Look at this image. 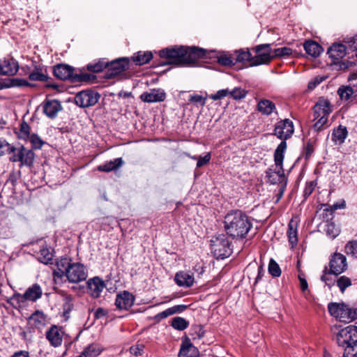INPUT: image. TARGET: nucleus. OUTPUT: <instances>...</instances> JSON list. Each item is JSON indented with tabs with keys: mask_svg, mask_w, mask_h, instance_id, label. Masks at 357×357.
<instances>
[{
	"mask_svg": "<svg viewBox=\"0 0 357 357\" xmlns=\"http://www.w3.org/2000/svg\"><path fill=\"white\" fill-rule=\"evenodd\" d=\"M100 95L91 90L82 91L75 97V104L80 107H89L95 105L99 100Z\"/></svg>",
	"mask_w": 357,
	"mask_h": 357,
	"instance_id": "nucleus-13",
	"label": "nucleus"
},
{
	"mask_svg": "<svg viewBox=\"0 0 357 357\" xmlns=\"http://www.w3.org/2000/svg\"><path fill=\"white\" fill-rule=\"evenodd\" d=\"M38 258L40 261L47 264L52 259V254L47 248H42L40 250V255Z\"/></svg>",
	"mask_w": 357,
	"mask_h": 357,
	"instance_id": "nucleus-43",
	"label": "nucleus"
},
{
	"mask_svg": "<svg viewBox=\"0 0 357 357\" xmlns=\"http://www.w3.org/2000/svg\"><path fill=\"white\" fill-rule=\"evenodd\" d=\"M293 132V122L288 119L278 122L275 126L274 135L282 139V142H286V140L292 135Z\"/></svg>",
	"mask_w": 357,
	"mask_h": 357,
	"instance_id": "nucleus-14",
	"label": "nucleus"
},
{
	"mask_svg": "<svg viewBox=\"0 0 357 357\" xmlns=\"http://www.w3.org/2000/svg\"><path fill=\"white\" fill-rule=\"evenodd\" d=\"M315 186L316 183L314 181H310L309 183H307L303 192V195L305 198L309 197L312 193L315 188Z\"/></svg>",
	"mask_w": 357,
	"mask_h": 357,
	"instance_id": "nucleus-55",
	"label": "nucleus"
},
{
	"mask_svg": "<svg viewBox=\"0 0 357 357\" xmlns=\"http://www.w3.org/2000/svg\"><path fill=\"white\" fill-rule=\"evenodd\" d=\"M211 248L217 258L228 257L231 252L230 243L225 234L213 237L211 240Z\"/></svg>",
	"mask_w": 357,
	"mask_h": 357,
	"instance_id": "nucleus-7",
	"label": "nucleus"
},
{
	"mask_svg": "<svg viewBox=\"0 0 357 357\" xmlns=\"http://www.w3.org/2000/svg\"><path fill=\"white\" fill-rule=\"evenodd\" d=\"M134 303V296L128 291H123L116 294L115 305L119 310H128Z\"/></svg>",
	"mask_w": 357,
	"mask_h": 357,
	"instance_id": "nucleus-16",
	"label": "nucleus"
},
{
	"mask_svg": "<svg viewBox=\"0 0 357 357\" xmlns=\"http://www.w3.org/2000/svg\"><path fill=\"white\" fill-rule=\"evenodd\" d=\"M13 146L8 144L6 140L0 139V156L6 153H10Z\"/></svg>",
	"mask_w": 357,
	"mask_h": 357,
	"instance_id": "nucleus-51",
	"label": "nucleus"
},
{
	"mask_svg": "<svg viewBox=\"0 0 357 357\" xmlns=\"http://www.w3.org/2000/svg\"><path fill=\"white\" fill-rule=\"evenodd\" d=\"M11 357H29V353L25 351L15 352Z\"/></svg>",
	"mask_w": 357,
	"mask_h": 357,
	"instance_id": "nucleus-62",
	"label": "nucleus"
},
{
	"mask_svg": "<svg viewBox=\"0 0 357 357\" xmlns=\"http://www.w3.org/2000/svg\"><path fill=\"white\" fill-rule=\"evenodd\" d=\"M342 100H348L353 95H357V82L350 86H341L337 91Z\"/></svg>",
	"mask_w": 357,
	"mask_h": 357,
	"instance_id": "nucleus-28",
	"label": "nucleus"
},
{
	"mask_svg": "<svg viewBox=\"0 0 357 357\" xmlns=\"http://www.w3.org/2000/svg\"><path fill=\"white\" fill-rule=\"evenodd\" d=\"M29 322L36 328H40L45 323V316L41 311H36L29 317Z\"/></svg>",
	"mask_w": 357,
	"mask_h": 357,
	"instance_id": "nucleus-35",
	"label": "nucleus"
},
{
	"mask_svg": "<svg viewBox=\"0 0 357 357\" xmlns=\"http://www.w3.org/2000/svg\"><path fill=\"white\" fill-rule=\"evenodd\" d=\"M287 149V143L281 142L274 153V165L269 167L266 174L268 181L272 184L287 185V179L283 169L284 154Z\"/></svg>",
	"mask_w": 357,
	"mask_h": 357,
	"instance_id": "nucleus-4",
	"label": "nucleus"
},
{
	"mask_svg": "<svg viewBox=\"0 0 357 357\" xmlns=\"http://www.w3.org/2000/svg\"><path fill=\"white\" fill-rule=\"evenodd\" d=\"M53 73L57 78L66 80L72 77L73 68L66 64H58L54 68Z\"/></svg>",
	"mask_w": 357,
	"mask_h": 357,
	"instance_id": "nucleus-22",
	"label": "nucleus"
},
{
	"mask_svg": "<svg viewBox=\"0 0 357 357\" xmlns=\"http://www.w3.org/2000/svg\"><path fill=\"white\" fill-rule=\"evenodd\" d=\"M268 272L273 277H279L281 275V270L277 262L271 259L268 264Z\"/></svg>",
	"mask_w": 357,
	"mask_h": 357,
	"instance_id": "nucleus-47",
	"label": "nucleus"
},
{
	"mask_svg": "<svg viewBox=\"0 0 357 357\" xmlns=\"http://www.w3.org/2000/svg\"><path fill=\"white\" fill-rule=\"evenodd\" d=\"M55 278H61L66 276L71 283H77L84 281L88 276L86 267L81 263L73 262L67 257H61L56 262V269L54 271Z\"/></svg>",
	"mask_w": 357,
	"mask_h": 357,
	"instance_id": "nucleus-2",
	"label": "nucleus"
},
{
	"mask_svg": "<svg viewBox=\"0 0 357 357\" xmlns=\"http://www.w3.org/2000/svg\"><path fill=\"white\" fill-rule=\"evenodd\" d=\"M46 338L54 347L61 345L63 341V332L56 326H52L46 332Z\"/></svg>",
	"mask_w": 357,
	"mask_h": 357,
	"instance_id": "nucleus-20",
	"label": "nucleus"
},
{
	"mask_svg": "<svg viewBox=\"0 0 357 357\" xmlns=\"http://www.w3.org/2000/svg\"><path fill=\"white\" fill-rule=\"evenodd\" d=\"M286 185H285V184H282L281 185H280L279 191H278V194L276 195V197H277L276 202H278L283 196Z\"/></svg>",
	"mask_w": 357,
	"mask_h": 357,
	"instance_id": "nucleus-60",
	"label": "nucleus"
},
{
	"mask_svg": "<svg viewBox=\"0 0 357 357\" xmlns=\"http://www.w3.org/2000/svg\"><path fill=\"white\" fill-rule=\"evenodd\" d=\"M346 207V203L344 200H341L340 202L335 203L333 204V206L331 207V208H326L324 210V211L330 212L332 213L333 211L337 210V209H342Z\"/></svg>",
	"mask_w": 357,
	"mask_h": 357,
	"instance_id": "nucleus-57",
	"label": "nucleus"
},
{
	"mask_svg": "<svg viewBox=\"0 0 357 357\" xmlns=\"http://www.w3.org/2000/svg\"><path fill=\"white\" fill-rule=\"evenodd\" d=\"M344 251L347 255L357 258V240L349 241L345 245Z\"/></svg>",
	"mask_w": 357,
	"mask_h": 357,
	"instance_id": "nucleus-41",
	"label": "nucleus"
},
{
	"mask_svg": "<svg viewBox=\"0 0 357 357\" xmlns=\"http://www.w3.org/2000/svg\"><path fill=\"white\" fill-rule=\"evenodd\" d=\"M31 81L45 82L48 79V75L45 69L40 67H36L29 75Z\"/></svg>",
	"mask_w": 357,
	"mask_h": 357,
	"instance_id": "nucleus-33",
	"label": "nucleus"
},
{
	"mask_svg": "<svg viewBox=\"0 0 357 357\" xmlns=\"http://www.w3.org/2000/svg\"><path fill=\"white\" fill-rule=\"evenodd\" d=\"M332 274L333 273H331L330 270L328 272H327L326 271H324V273L321 278V281H323L326 284V285L328 286L330 288L335 283V282L331 278Z\"/></svg>",
	"mask_w": 357,
	"mask_h": 357,
	"instance_id": "nucleus-54",
	"label": "nucleus"
},
{
	"mask_svg": "<svg viewBox=\"0 0 357 357\" xmlns=\"http://www.w3.org/2000/svg\"><path fill=\"white\" fill-rule=\"evenodd\" d=\"M299 280H300V286H301V290L303 292L305 291L306 290H307L308 284H307V280L305 278H303L301 277H299Z\"/></svg>",
	"mask_w": 357,
	"mask_h": 357,
	"instance_id": "nucleus-61",
	"label": "nucleus"
},
{
	"mask_svg": "<svg viewBox=\"0 0 357 357\" xmlns=\"http://www.w3.org/2000/svg\"><path fill=\"white\" fill-rule=\"evenodd\" d=\"M153 57L151 52H138L135 56V65H144L149 63Z\"/></svg>",
	"mask_w": 357,
	"mask_h": 357,
	"instance_id": "nucleus-38",
	"label": "nucleus"
},
{
	"mask_svg": "<svg viewBox=\"0 0 357 357\" xmlns=\"http://www.w3.org/2000/svg\"><path fill=\"white\" fill-rule=\"evenodd\" d=\"M174 281L180 287H190L194 283V276L192 274L180 271L176 274Z\"/></svg>",
	"mask_w": 357,
	"mask_h": 357,
	"instance_id": "nucleus-24",
	"label": "nucleus"
},
{
	"mask_svg": "<svg viewBox=\"0 0 357 357\" xmlns=\"http://www.w3.org/2000/svg\"><path fill=\"white\" fill-rule=\"evenodd\" d=\"M287 236L289 238V243L291 245V247L294 248L297 244L298 238L297 227L294 223H293L292 221L289 223Z\"/></svg>",
	"mask_w": 357,
	"mask_h": 357,
	"instance_id": "nucleus-36",
	"label": "nucleus"
},
{
	"mask_svg": "<svg viewBox=\"0 0 357 357\" xmlns=\"http://www.w3.org/2000/svg\"><path fill=\"white\" fill-rule=\"evenodd\" d=\"M43 295V289L41 287L35 283L28 287L24 292V297L27 298L28 301L36 302Z\"/></svg>",
	"mask_w": 357,
	"mask_h": 357,
	"instance_id": "nucleus-25",
	"label": "nucleus"
},
{
	"mask_svg": "<svg viewBox=\"0 0 357 357\" xmlns=\"http://www.w3.org/2000/svg\"><path fill=\"white\" fill-rule=\"evenodd\" d=\"M140 98L146 102H162L166 98V93L162 89H153L143 93Z\"/></svg>",
	"mask_w": 357,
	"mask_h": 357,
	"instance_id": "nucleus-18",
	"label": "nucleus"
},
{
	"mask_svg": "<svg viewBox=\"0 0 357 357\" xmlns=\"http://www.w3.org/2000/svg\"><path fill=\"white\" fill-rule=\"evenodd\" d=\"M123 162L122 159L121 158H118L98 166L97 169L100 172H109L119 169L123 165Z\"/></svg>",
	"mask_w": 357,
	"mask_h": 357,
	"instance_id": "nucleus-29",
	"label": "nucleus"
},
{
	"mask_svg": "<svg viewBox=\"0 0 357 357\" xmlns=\"http://www.w3.org/2000/svg\"><path fill=\"white\" fill-rule=\"evenodd\" d=\"M218 62L224 66H231L235 64L234 58L228 52H221L217 56Z\"/></svg>",
	"mask_w": 357,
	"mask_h": 357,
	"instance_id": "nucleus-37",
	"label": "nucleus"
},
{
	"mask_svg": "<svg viewBox=\"0 0 357 357\" xmlns=\"http://www.w3.org/2000/svg\"><path fill=\"white\" fill-rule=\"evenodd\" d=\"M159 56L169 59V64L188 65L204 57L205 50L197 47L172 46L160 50Z\"/></svg>",
	"mask_w": 357,
	"mask_h": 357,
	"instance_id": "nucleus-1",
	"label": "nucleus"
},
{
	"mask_svg": "<svg viewBox=\"0 0 357 357\" xmlns=\"http://www.w3.org/2000/svg\"><path fill=\"white\" fill-rule=\"evenodd\" d=\"M357 341V326L349 325L341 329L337 335V342L344 349Z\"/></svg>",
	"mask_w": 357,
	"mask_h": 357,
	"instance_id": "nucleus-12",
	"label": "nucleus"
},
{
	"mask_svg": "<svg viewBox=\"0 0 357 357\" xmlns=\"http://www.w3.org/2000/svg\"><path fill=\"white\" fill-rule=\"evenodd\" d=\"M61 109L60 102L56 100H47L43 102V112L51 119L54 118Z\"/></svg>",
	"mask_w": 357,
	"mask_h": 357,
	"instance_id": "nucleus-21",
	"label": "nucleus"
},
{
	"mask_svg": "<svg viewBox=\"0 0 357 357\" xmlns=\"http://www.w3.org/2000/svg\"><path fill=\"white\" fill-rule=\"evenodd\" d=\"M336 282L342 293H344L345 289L352 284L351 279L344 275L340 277Z\"/></svg>",
	"mask_w": 357,
	"mask_h": 357,
	"instance_id": "nucleus-42",
	"label": "nucleus"
},
{
	"mask_svg": "<svg viewBox=\"0 0 357 357\" xmlns=\"http://www.w3.org/2000/svg\"><path fill=\"white\" fill-rule=\"evenodd\" d=\"M225 229L233 238H245L252 225L249 217L241 211H235L225 217Z\"/></svg>",
	"mask_w": 357,
	"mask_h": 357,
	"instance_id": "nucleus-3",
	"label": "nucleus"
},
{
	"mask_svg": "<svg viewBox=\"0 0 357 357\" xmlns=\"http://www.w3.org/2000/svg\"><path fill=\"white\" fill-rule=\"evenodd\" d=\"M198 355V349L191 343L183 344L178 354L179 357H197Z\"/></svg>",
	"mask_w": 357,
	"mask_h": 357,
	"instance_id": "nucleus-31",
	"label": "nucleus"
},
{
	"mask_svg": "<svg viewBox=\"0 0 357 357\" xmlns=\"http://www.w3.org/2000/svg\"><path fill=\"white\" fill-rule=\"evenodd\" d=\"M168 317L167 314H166V312L164 310L160 313H158L156 316H155V318L158 319H165Z\"/></svg>",
	"mask_w": 357,
	"mask_h": 357,
	"instance_id": "nucleus-63",
	"label": "nucleus"
},
{
	"mask_svg": "<svg viewBox=\"0 0 357 357\" xmlns=\"http://www.w3.org/2000/svg\"><path fill=\"white\" fill-rule=\"evenodd\" d=\"M17 85L19 86H30L31 84L29 83L27 80L25 79H18L17 80Z\"/></svg>",
	"mask_w": 357,
	"mask_h": 357,
	"instance_id": "nucleus-64",
	"label": "nucleus"
},
{
	"mask_svg": "<svg viewBox=\"0 0 357 357\" xmlns=\"http://www.w3.org/2000/svg\"><path fill=\"white\" fill-rule=\"evenodd\" d=\"M107 315V311L102 307L98 308L94 312L96 319H102Z\"/></svg>",
	"mask_w": 357,
	"mask_h": 357,
	"instance_id": "nucleus-58",
	"label": "nucleus"
},
{
	"mask_svg": "<svg viewBox=\"0 0 357 357\" xmlns=\"http://www.w3.org/2000/svg\"><path fill=\"white\" fill-rule=\"evenodd\" d=\"M236 58L234 59L236 63H248L250 66L252 63V55L248 49H241L234 52Z\"/></svg>",
	"mask_w": 357,
	"mask_h": 357,
	"instance_id": "nucleus-27",
	"label": "nucleus"
},
{
	"mask_svg": "<svg viewBox=\"0 0 357 357\" xmlns=\"http://www.w3.org/2000/svg\"><path fill=\"white\" fill-rule=\"evenodd\" d=\"M188 322L181 317H174L172 321V326L178 331L185 330L188 328Z\"/></svg>",
	"mask_w": 357,
	"mask_h": 357,
	"instance_id": "nucleus-39",
	"label": "nucleus"
},
{
	"mask_svg": "<svg viewBox=\"0 0 357 357\" xmlns=\"http://www.w3.org/2000/svg\"><path fill=\"white\" fill-rule=\"evenodd\" d=\"M229 95V90L226 89H221L215 93L211 94L209 97L213 100H218L224 98L225 97Z\"/></svg>",
	"mask_w": 357,
	"mask_h": 357,
	"instance_id": "nucleus-50",
	"label": "nucleus"
},
{
	"mask_svg": "<svg viewBox=\"0 0 357 357\" xmlns=\"http://www.w3.org/2000/svg\"><path fill=\"white\" fill-rule=\"evenodd\" d=\"M10 153H13V155L10 158V160L20 162V167L23 165L31 167L33 165L35 154L31 150L23 146L17 148L13 146Z\"/></svg>",
	"mask_w": 357,
	"mask_h": 357,
	"instance_id": "nucleus-9",
	"label": "nucleus"
},
{
	"mask_svg": "<svg viewBox=\"0 0 357 357\" xmlns=\"http://www.w3.org/2000/svg\"><path fill=\"white\" fill-rule=\"evenodd\" d=\"M29 138L33 149H39L44 144L43 141L36 135H31Z\"/></svg>",
	"mask_w": 357,
	"mask_h": 357,
	"instance_id": "nucleus-52",
	"label": "nucleus"
},
{
	"mask_svg": "<svg viewBox=\"0 0 357 357\" xmlns=\"http://www.w3.org/2000/svg\"><path fill=\"white\" fill-rule=\"evenodd\" d=\"M257 110L262 114L268 116L273 112H276V107L272 101L261 99L257 103Z\"/></svg>",
	"mask_w": 357,
	"mask_h": 357,
	"instance_id": "nucleus-26",
	"label": "nucleus"
},
{
	"mask_svg": "<svg viewBox=\"0 0 357 357\" xmlns=\"http://www.w3.org/2000/svg\"><path fill=\"white\" fill-rule=\"evenodd\" d=\"M343 357H357V341L344 349Z\"/></svg>",
	"mask_w": 357,
	"mask_h": 357,
	"instance_id": "nucleus-48",
	"label": "nucleus"
},
{
	"mask_svg": "<svg viewBox=\"0 0 357 357\" xmlns=\"http://www.w3.org/2000/svg\"><path fill=\"white\" fill-rule=\"evenodd\" d=\"M330 314L340 321L349 323L357 319V307H349L344 303H332L328 306Z\"/></svg>",
	"mask_w": 357,
	"mask_h": 357,
	"instance_id": "nucleus-6",
	"label": "nucleus"
},
{
	"mask_svg": "<svg viewBox=\"0 0 357 357\" xmlns=\"http://www.w3.org/2000/svg\"><path fill=\"white\" fill-rule=\"evenodd\" d=\"M256 55L252 56V63L250 66H257L268 63L273 58L271 55V48L270 44H262L256 46L253 49Z\"/></svg>",
	"mask_w": 357,
	"mask_h": 357,
	"instance_id": "nucleus-10",
	"label": "nucleus"
},
{
	"mask_svg": "<svg viewBox=\"0 0 357 357\" xmlns=\"http://www.w3.org/2000/svg\"><path fill=\"white\" fill-rule=\"evenodd\" d=\"M330 271L333 275H340L347 268V262L346 257L338 252L334 253L330 259Z\"/></svg>",
	"mask_w": 357,
	"mask_h": 357,
	"instance_id": "nucleus-15",
	"label": "nucleus"
},
{
	"mask_svg": "<svg viewBox=\"0 0 357 357\" xmlns=\"http://www.w3.org/2000/svg\"><path fill=\"white\" fill-rule=\"evenodd\" d=\"M128 68L129 61L128 58H120L110 62L107 61L105 77L107 79L114 78L125 72Z\"/></svg>",
	"mask_w": 357,
	"mask_h": 357,
	"instance_id": "nucleus-11",
	"label": "nucleus"
},
{
	"mask_svg": "<svg viewBox=\"0 0 357 357\" xmlns=\"http://www.w3.org/2000/svg\"><path fill=\"white\" fill-rule=\"evenodd\" d=\"M19 68L18 63L13 58H4L0 60L1 75H14Z\"/></svg>",
	"mask_w": 357,
	"mask_h": 357,
	"instance_id": "nucleus-19",
	"label": "nucleus"
},
{
	"mask_svg": "<svg viewBox=\"0 0 357 357\" xmlns=\"http://www.w3.org/2000/svg\"><path fill=\"white\" fill-rule=\"evenodd\" d=\"M30 127L27 123L23 122L21 124L19 136L20 138L26 139L29 137Z\"/></svg>",
	"mask_w": 357,
	"mask_h": 357,
	"instance_id": "nucleus-49",
	"label": "nucleus"
},
{
	"mask_svg": "<svg viewBox=\"0 0 357 357\" xmlns=\"http://www.w3.org/2000/svg\"><path fill=\"white\" fill-rule=\"evenodd\" d=\"M247 95V91L241 87H235L229 91V96L234 100H241L244 98Z\"/></svg>",
	"mask_w": 357,
	"mask_h": 357,
	"instance_id": "nucleus-44",
	"label": "nucleus"
},
{
	"mask_svg": "<svg viewBox=\"0 0 357 357\" xmlns=\"http://www.w3.org/2000/svg\"><path fill=\"white\" fill-rule=\"evenodd\" d=\"M327 53L334 64H339V68L341 70L347 69L354 64L352 61H342L347 54V49L343 44L334 43L329 47Z\"/></svg>",
	"mask_w": 357,
	"mask_h": 357,
	"instance_id": "nucleus-8",
	"label": "nucleus"
},
{
	"mask_svg": "<svg viewBox=\"0 0 357 357\" xmlns=\"http://www.w3.org/2000/svg\"><path fill=\"white\" fill-rule=\"evenodd\" d=\"M107 61L105 59H100L89 63L86 66V69L92 73H100L104 69L107 70Z\"/></svg>",
	"mask_w": 357,
	"mask_h": 357,
	"instance_id": "nucleus-34",
	"label": "nucleus"
},
{
	"mask_svg": "<svg viewBox=\"0 0 357 357\" xmlns=\"http://www.w3.org/2000/svg\"><path fill=\"white\" fill-rule=\"evenodd\" d=\"M293 54V50L288 47H282L280 48H277L274 50L273 52V58L274 57H286L291 55Z\"/></svg>",
	"mask_w": 357,
	"mask_h": 357,
	"instance_id": "nucleus-46",
	"label": "nucleus"
},
{
	"mask_svg": "<svg viewBox=\"0 0 357 357\" xmlns=\"http://www.w3.org/2000/svg\"><path fill=\"white\" fill-rule=\"evenodd\" d=\"M326 233L328 237L333 239L340 234V229L333 222H327L326 224Z\"/></svg>",
	"mask_w": 357,
	"mask_h": 357,
	"instance_id": "nucleus-40",
	"label": "nucleus"
},
{
	"mask_svg": "<svg viewBox=\"0 0 357 357\" xmlns=\"http://www.w3.org/2000/svg\"><path fill=\"white\" fill-rule=\"evenodd\" d=\"M331 112V105L328 100L321 98L318 100L314 106L313 128L315 131H320L330 126L328 116Z\"/></svg>",
	"mask_w": 357,
	"mask_h": 357,
	"instance_id": "nucleus-5",
	"label": "nucleus"
},
{
	"mask_svg": "<svg viewBox=\"0 0 357 357\" xmlns=\"http://www.w3.org/2000/svg\"><path fill=\"white\" fill-rule=\"evenodd\" d=\"M206 98L203 97L199 94H192L189 96V101L195 103H199L202 106H204L206 104Z\"/></svg>",
	"mask_w": 357,
	"mask_h": 357,
	"instance_id": "nucleus-53",
	"label": "nucleus"
},
{
	"mask_svg": "<svg viewBox=\"0 0 357 357\" xmlns=\"http://www.w3.org/2000/svg\"><path fill=\"white\" fill-rule=\"evenodd\" d=\"M211 158V156L210 153H207L204 156H199V159L197 163V167L199 168L209 162Z\"/></svg>",
	"mask_w": 357,
	"mask_h": 357,
	"instance_id": "nucleus-56",
	"label": "nucleus"
},
{
	"mask_svg": "<svg viewBox=\"0 0 357 357\" xmlns=\"http://www.w3.org/2000/svg\"><path fill=\"white\" fill-rule=\"evenodd\" d=\"M174 314H179L185 311L188 306L185 305H177L172 307Z\"/></svg>",
	"mask_w": 357,
	"mask_h": 357,
	"instance_id": "nucleus-59",
	"label": "nucleus"
},
{
	"mask_svg": "<svg viewBox=\"0 0 357 357\" xmlns=\"http://www.w3.org/2000/svg\"><path fill=\"white\" fill-rule=\"evenodd\" d=\"M12 304L15 306L22 307L24 305L25 302L27 301V298L24 297V293L23 294L15 293L10 298Z\"/></svg>",
	"mask_w": 357,
	"mask_h": 357,
	"instance_id": "nucleus-45",
	"label": "nucleus"
},
{
	"mask_svg": "<svg viewBox=\"0 0 357 357\" xmlns=\"http://www.w3.org/2000/svg\"><path fill=\"white\" fill-rule=\"evenodd\" d=\"M102 352L101 347L96 344H89L77 357H98Z\"/></svg>",
	"mask_w": 357,
	"mask_h": 357,
	"instance_id": "nucleus-32",
	"label": "nucleus"
},
{
	"mask_svg": "<svg viewBox=\"0 0 357 357\" xmlns=\"http://www.w3.org/2000/svg\"><path fill=\"white\" fill-rule=\"evenodd\" d=\"M303 47L306 53L312 57L319 56L323 51L322 47L317 43L312 40L305 42Z\"/></svg>",
	"mask_w": 357,
	"mask_h": 357,
	"instance_id": "nucleus-30",
	"label": "nucleus"
},
{
	"mask_svg": "<svg viewBox=\"0 0 357 357\" xmlns=\"http://www.w3.org/2000/svg\"><path fill=\"white\" fill-rule=\"evenodd\" d=\"M87 293L93 298H98L105 287L104 281L98 277L90 278L87 282Z\"/></svg>",
	"mask_w": 357,
	"mask_h": 357,
	"instance_id": "nucleus-17",
	"label": "nucleus"
},
{
	"mask_svg": "<svg viewBox=\"0 0 357 357\" xmlns=\"http://www.w3.org/2000/svg\"><path fill=\"white\" fill-rule=\"evenodd\" d=\"M348 135V131L345 126L340 125L333 130L331 139L336 145L342 144Z\"/></svg>",
	"mask_w": 357,
	"mask_h": 357,
	"instance_id": "nucleus-23",
	"label": "nucleus"
}]
</instances>
